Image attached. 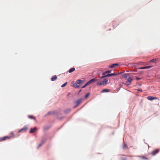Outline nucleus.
<instances>
[{
	"label": "nucleus",
	"mask_w": 160,
	"mask_h": 160,
	"mask_svg": "<svg viewBox=\"0 0 160 160\" xmlns=\"http://www.w3.org/2000/svg\"><path fill=\"white\" fill-rule=\"evenodd\" d=\"M67 84V82H66L64 84H63L61 86V87L63 88V87H64Z\"/></svg>",
	"instance_id": "obj_23"
},
{
	"label": "nucleus",
	"mask_w": 160,
	"mask_h": 160,
	"mask_svg": "<svg viewBox=\"0 0 160 160\" xmlns=\"http://www.w3.org/2000/svg\"><path fill=\"white\" fill-rule=\"evenodd\" d=\"M147 99L149 100H153L158 99L156 97H154L151 96H149L147 97Z\"/></svg>",
	"instance_id": "obj_6"
},
{
	"label": "nucleus",
	"mask_w": 160,
	"mask_h": 160,
	"mask_svg": "<svg viewBox=\"0 0 160 160\" xmlns=\"http://www.w3.org/2000/svg\"><path fill=\"white\" fill-rule=\"evenodd\" d=\"M109 91L108 89H103L102 90V92H107Z\"/></svg>",
	"instance_id": "obj_19"
},
{
	"label": "nucleus",
	"mask_w": 160,
	"mask_h": 160,
	"mask_svg": "<svg viewBox=\"0 0 160 160\" xmlns=\"http://www.w3.org/2000/svg\"><path fill=\"white\" fill-rule=\"evenodd\" d=\"M37 129L36 127H35L33 128H31L30 131V132L31 133H33Z\"/></svg>",
	"instance_id": "obj_9"
},
{
	"label": "nucleus",
	"mask_w": 160,
	"mask_h": 160,
	"mask_svg": "<svg viewBox=\"0 0 160 160\" xmlns=\"http://www.w3.org/2000/svg\"><path fill=\"white\" fill-rule=\"evenodd\" d=\"M132 80L133 79L132 78H130V77L128 78V80L126 82V84L127 86L130 85Z\"/></svg>",
	"instance_id": "obj_3"
},
{
	"label": "nucleus",
	"mask_w": 160,
	"mask_h": 160,
	"mask_svg": "<svg viewBox=\"0 0 160 160\" xmlns=\"http://www.w3.org/2000/svg\"><path fill=\"white\" fill-rule=\"evenodd\" d=\"M70 110L69 109H68L67 110H66V112H70Z\"/></svg>",
	"instance_id": "obj_29"
},
{
	"label": "nucleus",
	"mask_w": 160,
	"mask_h": 160,
	"mask_svg": "<svg viewBox=\"0 0 160 160\" xmlns=\"http://www.w3.org/2000/svg\"><path fill=\"white\" fill-rule=\"evenodd\" d=\"M122 160H127L126 158L123 159Z\"/></svg>",
	"instance_id": "obj_33"
},
{
	"label": "nucleus",
	"mask_w": 160,
	"mask_h": 160,
	"mask_svg": "<svg viewBox=\"0 0 160 160\" xmlns=\"http://www.w3.org/2000/svg\"><path fill=\"white\" fill-rule=\"evenodd\" d=\"M152 67V66H146V67H142L141 68H140L139 69H148Z\"/></svg>",
	"instance_id": "obj_12"
},
{
	"label": "nucleus",
	"mask_w": 160,
	"mask_h": 160,
	"mask_svg": "<svg viewBox=\"0 0 160 160\" xmlns=\"http://www.w3.org/2000/svg\"><path fill=\"white\" fill-rule=\"evenodd\" d=\"M98 80V79H97V78H95L92 79L88 81L87 83L88 85L91 84L92 83Z\"/></svg>",
	"instance_id": "obj_4"
},
{
	"label": "nucleus",
	"mask_w": 160,
	"mask_h": 160,
	"mask_svg": "<svg viewBox=\"0 0 160 160\" xmlns=\"http://www.w3.org/2000/svg\"><path fill=\"white\" fill-rule=\"evenodd\" d=\"M72 86L75 88H77L79 87V86L78 85V84L77 83H75L73 84Z\"/></svg>",
	"instance_id": "obj_16"
},
{
	"label": "nucleus",
	"mask_w": 160,
	"mask_h": 160,
	"mask_svg": "<svg viewBox=\"0 0 160 160\" xmlns=\"http://www.w3.org/2000/svg\"><path fill=\"white\" fill-rule=\"evenodd\" d=\"M158 59V58H154L153 59H152L150 61V62H155L156 61H157Z\"/></svg>",
	"instance_id": "obj_22"
},
{
	"label": "nucleus",
	"mask_w": 160,
	"mask_h": 160,
	"mask_svg": "<svg viewBox=\"0 0 160 160\" xmlns=\"http://www.w3.org/2000/svg\"><path fill=\"white\" fill-rule=\"evenodd\" d=\"M82 102V99H80L77 100L76 102V103L77 104V106H78Z\"/></svg>",
	"instance_id": "obj_10"
},
{
	"label": "nucleus",
	"mask_w": 160,
	"mask_h": 160,
	"mask_svg": "<svg viewBox=\"0 0 160 160\" xmlns=\"http://www.w3.org/2000/svg\"><path fill=\"white\" fill-rule=\"evenodd\" d=\"M28 118L30 119H33L34 120H36L35 118L32 115L28 116Z\"/></svg>",
	"instance_id": "obj_20"
},
{
	"label": "nucleus",
	"mask_w": 160,
	"mask_h": 160,
	"mask_svg": "<svg viewBox=\"0 0 160 160\" xmlns=\"http://www.w3.org/2000/svg\"><path fill=\"white\" fill-rule=\"evenodd\" d=\"M89 95H90V93H87L85 96V98H87L89 96Z\"/></svg>",
	"instance_id": "obj_24"
},
{
	"label": "nucleus",
	"mask_w": 160,
	"mask_h": 160,
	"mask_svg": "<svg viewBox=\"0 0 160 160\" xmlns=\"http://www.w3.org/2000/svg\"><path fill=\"white\" fill-rule=\"evenodd\" d=\"M130 77V75L128 74H125L123 75L122 78L126 79Z\"/></svg>",
	"instance_id": "obj_7"
},
{
	"label": "nucleus",
	"mask_w": 160,
	"mask_h": 160,
	"mask_svg": "<svg viewBox=\"0 0 160 160\" xmlns=\"http://www.w3.org/2000/svg\"><path fill=\"white\" fill-rule=\"evenodd\" d=\"M141 158H142V159H148V158H147L145 157H141Z\"/></svg>",
	"instance_id": "obj_28"
},
{
	"label": "nucleus",
	"mask_w": 160,
	"mask_h": 160,
	"mask_svg": "<svg viewBox=\"0 0 160 160\" xmlns=\"http://www.w3.org/2000/svg\"><path fill=\"white\" fill-rule=\"evenodd\" d=\"M108 78H105L103 81H99L98 82H97V85H106L108 83Z\"/></svg>",
	"instance_id": "obj_2"
},
{
	"label": "nucleus",
	"mask_w": 160,
	"mask_h": 160,
	"mask_svg": "<svg viewBox=\"0 0 160 160\" xmlns=\"http://www.w3.org/2000/svg\"><path fill=\"white\" fill-rule=\"evenodd\" d=\"M123 148L124 149H126L127 148V146L126 144H124L123 146Z\"/></svg>",
	"instance_id": "obj_25"
},
{
	"label": "nucleus",
	"mask_w": 160,
	"mask_h": 160,
	"mask_svg": "<svg viewBox=\"0 0 160 160\" xmlns=\"http://www.w3.org/2000/svg\"><path fill=\"white\" fill-rule=\"evenodd\" d=\"M77 106H77V105L76 106H74V108H76Z\"/></svg>",
	"instance_id": "obj_32"
},
{
	"label": "nucleus",
	"mask_w": 160,
	"mask_h": 160,
	"mask_svg": "<svg viewBox=\"0 0 160 160\" xmlns=\"http://www.w3.org/2000/svg\"><path fill=\"white\" fill-rule=\"evenodd\" d=\"M136 79H137V80H139L140 79V78H138L137 77H136Z\"/></svg>",
	"instance_id": "obj_30"
},
{
	"label": "nucleus",
	"mask_w": 160,
	"mask_h": 160,
	"mask_svg": "<svg viewBox=\"0 0 160 160\" xmlns=\"http://www.w3.org/2000/svg\"><path fill=\"white\" fill-rule=\"evenodd\" d=\"M57 79V77L56 75L53 76L51 78V80L54 81L56 80Z\"/></svg>",
	"instance_id": "obj_14"
},
{
	"label": "nucleus",
	"mask_w": 160,
	"mask_h": 160,
	"mask_svg": "<svg viewBox=\"0 0 160 160\" xmlns=\"http://www.w3.org/2000/svg\"><path fill=\"white\" fill-rule=\"evenodd\" d=\"M75 68H71L69 70L68 72L69 73H71L75 70Z\"/></svg>",
	"instance_id": "obj_15"
},
{
	"label": "nucleus",
	"mask_w": 160,
	"mask_h": 160,
	"mask_svg": "<svg viewBox=\"0 0 160 160\" xmlns=\"http://www.w3.org/2000/svg\"><path fill=\"white\" fill-rule=\"evenodd\" d=\"M159 149H157L155 150H154L153 151H152L151 153V154L152 156H154L157 154L159 152Z\"/></svg>",
	"instance_id": "obj_5"
},
{
	"label": "nucleus",
	"mask_w": 160,
	"mask_h": 160,
	"mask_svg": "<svg viewBox=\"0 0 160 160\" xmlns=\"http://www.w3.org/2000/svg\"><path fill=\"white\" fill-rule=\"evenodd\" d=\"M14 135L13 132H11L10 133V136L0 138V142L6 140L10 139L12 138H14Z\"/></svg>",
	"instance_id": "obj_1"
},
{
	"label": "nucleus",
	"mask_w": 160,
	"mask_h": 160,
	"mask_svg": "<svg viewBox=\"0 0 160 160\" xmlns=\"http://www.w3.org/2000/svg\"><path fill=\"white\" fill-rule=\"evenodd\" d=\"M88 85L87 83L83 86L82 87V88H84L86 87Z\"/></svg>",
	"instance_id": "obj_27"
},
{
	"label": "nucleus",
	"mask_w": 160,
	"mask_h": 160,
	"mask_svg": "<svg viewBox=\"0 0 160 160\" xmlns=\"http://www.w3.org/2000/svg\"><path fill=\"white\" fill-rule=\"evenodd\" d=\"M107 75L108 74H105V75H103V76H102L101 78H102L105 77H108V76H107Z\"/></svg>",
	"instance_id": "obj_26"
},
{
	"label": "nucleus",
	"mask_w": 160,
	"mask_h": 160,
	"mask_svg": "<svg viewBox=\"0 0 160 160\" xmlns=\"http://www.w3.org/2000/svg\"><path fill=\"white\" fill-rule=\"evenodd\" d=\"M83 81L79 79L77 80L76 81V83L78 84H80L81 83H83Z\"/></svg>",
	"instance_id": "obj_13"
},
{
	"label": "nucleus",
	"mask_w": 160,
	"mask_h": 160,
	"mask_svg": "<svg viewBox=\"0 0 160 160\" xmlns=\"http://www.w3.org/2000/svg\"><path fill=\"white\" fill-rule=\"evenodd\" d=\"M119 74H118V73H111V74H108L107 76H106L110 77V76H112L116 75H117Z\"/></svg>",
	"instance_id": "obj_17"
},
{
	"label": "nucleus",
	"mask_w": 160,
	"mask_h": 160,
	"mask_svg": "<svg viewBox=\"0 0 160 160\" xmlns=\"http://www.w3.org/2000/svg\"><path fill=\"white\" fill-rule=\"evenodd\" d=\"M28 129V128L26 127H25L20 130L18 131V132H20L22 131L26 132Z\"/></svg>",
	"instance_id": "obj_8"
},
{
	"label": "nucleus",
	"mask_w": 160,
	"mask_h": 160,
	"mask_svg": "<svg viewBox=\"0 0 160 160\" xmlns=\"http://www.w3.org/2000/svg\"><path fill=\"white\" fill-rule=\"evenodd\" d=\"M45 141H46V140H45L44 141H42V142L39 145L38 148H39V147H41L44 143V142Z\"/></svg>",
	"instance_id": "obj_21"
},
{
	"label": "nucleus",
	"mask_w": 160,
	"mask_h": 160,
	"mask_svg": "<svg viewBox=\"0 0 160 160\" xmlns=\"http://www.w3.org/2000/svg\"><path fill=\"white\" fill-rule=\"evenodd\" d=\"M118 66V64L114 63L112 64L111 66H109V68H112L115 67L116 66Z\"/></svg>",
	"instance_id": "obj_11"
},
{
	"label": "nucleus",
	"mask_w": 160,
	"mask_h": 160,
	"mask_svg": "<svg viewBox=\"0 0 160 160\" xmlns=\"http://www.w3.org/2000/svg\"><path fill=\"white\" fill-rule=\"evenodd\" d=\"M137 91L139 92H142V90L141 89H138L137 90Z\"/></svg>",
	"instance_id": "obj_31"
},
{
	"label": "nucleus",
	"mask_w": 160,
	"mask_h": 160,
	"mask_svg": "<svg viewBox=\"0 0 160 160\" xmlns=\"http://www.w3.org/2000/svg\"><path fill=\"white\" fill-rule=\"evenodd\" d=\"M111 72V71H109V70L106 71L105 72L102 73V75H105V74L109 73Z\"/></svg>",
	"instance_id": "obj_18"
}]
</instances>
